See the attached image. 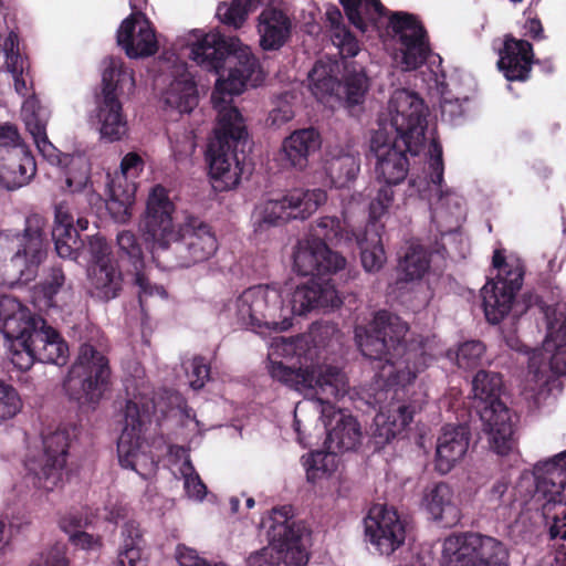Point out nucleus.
<instances>
[{
    "mask_svg": "<svg viewBox=\"0 0 566 566\" xmlns=\"http://www.w3.org/2000/svg\"><path fill=\"white\" fill-rule=\"evenodd\" d=\"M268 527L269 545L251 553L245 566H306L308 562L306 528L294 521L290 505L271 511Z\"/></svg>",
    "mask_w": 566,
    "mask_h": 566,
    "instance_id": "12",
    "label": "nucleus"
},
{
    "mask_svg": "<svg viewBox=\"0 0 566 566\" xmlns=\"http://www.w3.org/2000/svg\"><path fill=\"white\" fill-rule=\"evenodd\" d=\"M408 326L399 316L378 311L368 326L355 327V340L361 354L374 363L381 386L405 389L432 363L433 340L408 337Z\"/></svg>",
    "mask_w": 566,
    "mask_h": 566,
    "instance_id": "4",
    "label": "nucleus"
},
{
    "mask_svg": "<svg viewBox=\"0 0 566 566\" xmlns=\"http://www.w3.org/2000/svg\"><path fill=\"white\" fill-rule=\"evenodd\" d=\"M534 497L549 523V536L566 541V450L535 464L533 472L520 475V489Z\"/></svg>",
    "mask_w": 566,
    "mask_h": 566,
    "instance_id": "9",
    "label": "nucleus"
},
{
    "mask_svg": "<svg viewBox=\"0 0 566 566\" xmlns=\"http://www.w3.org/2000/svg\"><path fill=\"white\" fill-rule=\"evenodd\" d=\"M307 482L338 492L344 482L339 460L334 451H314L301 458Z\"/></svg>",
    "mask_w": 566,
    "mask_h": 566,
    "instance_id": "35",
    "label": "nucleus"
},
{
    "mask_svg": "<svg viewBox=\"0 0 566 566\" xmlns=\"http://www.w3.org/2000/svg\"><path fill=\"white\" fill-rule=\"evenodd\" d=\"M220 315L239 327L260 335L291 328L285 308L284 289L280 283L252 285L228 298Z\"/></svg>",
    "mask_w": 566,
    "mask_h": 566,
    "instance_id": "7",
    "label": "nucleus"
},
{
    "mask_svg": "<svg viewBox=\"0 0 566 566\" xmlns=\"http://www.w3.org/2000/svg\"><path fill=\"white\" fill-rule=\"evenodd\" d=\"M422 506L434 520L455 523L460 518V511L453 502V491L449 484L443 482L426 489Z\"/></svg>",
    "mask_w": 566,
    "mask_h": 566,
    "instance_id": "46",
    "label": "nucleus"
},
{
    "mask_svg": "<svg viewBox=\"0 0 566 566\" xmlns=\"http://www.w3.org/2000/svg\"><path fill=\"white\" fill-rule=\"evenodd\" d=\"M531 502L534 503L533 493L526 494V488L520 489V480L515 485L511 484V480L506 475H502L495 480L490 489L485 492L484 503L488 509L497 511L506 510L518 503L526 506Z\"/></svg>",
    "mask_w": 566,
    "mask_h": 566,
    "instance_id": "45",
    "label": "nucleus"
},
{
    "mask_svg": "<svg viewBox=\"0 0 566 566\" xmlns=\"http://www.w3.org/2000/svg\"><path fill=\"white\" fill-rule=\"evenodd\" d=\"M74 217L67 203H60L55 208V220L52 237L59 256L77 261L82 256L83 241L74 228Z\"/></svg>",
    "mask_w": 566,
    "mask_h": 566,
    "instance_id": "39",
    "label": "nucleus"
},
{
    "mask_svg": "<svg viewBox=\"0 0 566 566\" xmlns=\"http://www.w3.org/2000/svg\"><path fill=\"white\" fill-rule=\"evenodd\" d=\"M0 333L7 357L22 371L34 363L63 365L69 347L57 332L18 300L0 295Z\"/></svg>",
    "mask_w": 566,
    "mask_h": 566,
    "instance_id": "5",
    "label": "nucleus"
},
{
    "mask_svg": "<svg viewBox=\"0 0 566 566\" xmlns=\"http://www.w3.org/2000/svg\"><path fill=\"white\" fill-rule=\"evenodd\" d=\"M116 241L119 252L128 259L134 268V283L138 287L137 294L140 306L144 307L145 303L153 298H166L167 292L164 286L153 284L143 272L145 265L144 253L135 233L123 230L117 234Z\"/></svg>",
    "mask_w": 566,
    "mask_h": 566,
    "instance_id": "29",
    "label": "nucleus"
},
{
    "mask_svg": "<svg viewBox=\"0 0 566 566\" xmlns=\"http://www.w3.org/2000/svg\"><path fill=\"white\" fill-rule=\"evenodd\" d=\"M122 536L123 542L118 549L116 566H146L144 543L138 525L133 521L125 523Z\"/></svg>",
    "mask_w": 566,
    "mask_h": 566,
    "instance_id": "50",
    "label": "nucleus"
},
{
    "mask_svg": "<svg viewBox=\"0 0 566 566\" xmlns=\"http://www.w3.org/2000/svg\"><path fill=\"white\" fill-rule=\"evenodd\" d=\"M44 220L31 216L25 220L22 234L0 232V284L28 283L36 274L46 256Z\"/></svg>",
    "mask_w": 566,
    "mask_h": 566,
    "instance_id": "13",
    "label": "nucleus"
},
{
    "mask_svg": "<svg viewBox=\"0 0 566 566\" xmlns=\"http://www.w3.org/2000/svg\"><path fill=\"white\" fill-rule=\"evenodd\" d=\"M65 276L60 269H52L46 280L39 287L38 293L42 295L45 307L57 305L56 295L63 291Z\"/></svg>",
    "mask_w": 566,
    "mask_h": 566,
    "instance_id": "59",
    "label": "nucleus"
},
{
    "mask_svg": "<svg viewBox=\"0 0 566 566\" xmlns=\"http://www.w3.org/2000/svg\"><path fill=\"white\" fill-rule=\"evenodd\" d=\"M504 545L490 536L451 535L442 545L443 566H507Z\"/></svg>",
    "mask_w": 566,
    "mask_h": 566,
    "instance_id": "19",
    "label": "nucleus"
},
{
    "mask_svg": "<svg viewBox=\"0 0 566 566\" xmlns=\"http://www.w3.org/2000/svg\"><path fill=\"white\" fill-rule=\"evenodd\" d=\"M492 263L496 275L484 284L481 294L486 319L497 324L512 310L523 283L524 268L520 258L506 256L501 250L494 251Z\"/></svg>",
    "mask_w": 566,
    "mask_h": 566,
    "instance_id": "17",
    "label": "nucleus"
},
{
    "mask_svg": "<svg viewBox=\"0 0 566 566\" xmlns=\"http://www.w3.org/2000/svg\"><path fill=\"white\" fill-rule=\"evenodd\" d=\"M169 469L172 475L184 481L187 497L195 502H202L207 495V486L193 468L189 452L184 447H169Z\"/></svg>",
    "mask_w": 566,
    "mask_h": 566,
    "instance_id": "42",
    "label": "nucleus"
},
{
    "mask_svg": "<svg viewBox=\"0 0 566 566\" xmlns=\"http://www.w3.org/2000/svg\"><path fill=\"white\" fill-rule=\"evenodd\" d=\"M128 399L124 410V427L117 442L119 464L135 471L143 479L151 478L157 471V461L150 454L148 443L143 439L156 406L148 397L149 388L138 391L126 386Z\"/></svg>",
    "mask_w": 566,
    "mask_h": 566,
    "instance_id": "11",
    "label": "nucleus"
},
{
    "mask_svg": "<svg viewBox=\"0 0 566 566\" xmlns=\"http://www.w3.org/2000/svg\"><path fill=\"white\" fill-rule=\"evenodd\" d=\"M0 53L4 56L6 70L13 77L15 92L25 96L29 91L24 75L28 63L20 53L18 35L8 29L3 17H0Z\"/></svg>",
    "mask_w": 566,
    "mask_h": 566,
    "instance_id": "41",
    "label": "nucleus"
},
{
    "mask_svg": "<svg viewBox=\"0 0 566 566\" xmlns=\"http://www.w3.org/2000/svg\"><path fill=\"white\" fill-rule=\"evenodd\" d=\"M283 289L291 327L295 316L306 315L316 308H335L342 304V298L331 280H310L295 286L293 291L285 283Z\"/></svg>",
    "mask_w": 566,
    "mask_h": 566,
    "instance_id": "23",
    "label": "nucleus"
},
{
    "mask_svg": "<svg viewBox=\"0 0 566 566\" xmlns=\"http://www.w3.org/2000/svg\"><path fill=\"white\" fill-rule=\"evenodd\" d=\"M20 116L43 158L57 160L59 149L49 140L46 135V126L51 117L50 109L41 104L35 96H30L22 103Z\"/></svg>",
    "mask_w": 566,
    "mask_h": 566,
    "instance_id": "33",
    "label": "nucleus"
},
{
    "mask_svg": "<svg viewBox=\"0 0 566 566\" xmlns=\"http://www.w3.org/2000/svg\"><path fill=\"white\" fill-rule=\"evenodd\" d=\"M168 138L171 156L176 161H186L192 156L196 149L195 135L192 130L187 128L170 130Z\"/></svg>",
    "mask_w": 566,
    "mask_h": 566,
    "instance_id": "56",
    "label": "nucleus"
},
{
    "mask_svg": "<svg viewBox=\"0 0 566 566\" xmlns=\"http://www.w3.org/2000/svg\"><path fill=\"white\" fill-rule=\"evenodd\" d=\"M346 260L328 249L318 238L297 242L293 253V270L303 276L335 273L345 268Z\"/></svg>",
    "mask_w": 566,
    "mask_h": 566,
    "instance_id": "25",
    "label": "nucleus"
},
{
    "mask_svg": "<svg viewBox=\"0 0 566 566\" xmlns=\"http://www.w3.org/2000/svg\"><path fill=\"white\" fill-rule=\"evenodd\" d=\"M322 169L332 187L345 188L356 180L360 171L359 153L352 144L328 146Z\"/></svg>",
    "mask_w": 566,
    "mask_h": 566,
    "instance_id": "27",
    "label": "nucleus"
},
{
    "mask_svg": "<svg viewBox=\"0 0 566 566\" xmlns=\"http://www.w3.org/2000/svg\"><path fill=\"white\" fill-rule=\"evenodd\" d=\"M48 161L65 169V181L71 192L85 191L87 201L92 207L103 203L101 196L88 189L91 166L84 155L61 154L59 151L57 160Z\"/></svg>",
    "mask_w": 566,
    "mask_h": 566,
    "instance_id": "43",
    "label": "nucleus"
},
{
    "mask_svg": "<svg viewBox=\"0 0 566 566\" xmlns=\"http://www.w3.org/2000/svg\"><path fill=\"white\" fill-rule=\"evenodd\" d=\"M533 63V48L525 40L507 36L500 51L499 69L507 81H525Z\"/></svg>",
    "mask_w": 566,
    "mask_h": 566,
    "instance_id": "38",
    "label": "nucleus"
},
{
    "mask_svg": "<svg viewBox=\"0 0 566 566\" xmlns=\"http://www.w3.org/2000/svg\"><path fill=\"white\" fill-rule=\"evenodd\" d=\"M284 195L280 199H266L261 201L252 214L256 230L264 227L277 226L291 220Z\"/></svg>",
    "mask_w": 566,
    "mask_h": 566,
    "instance_id": "52",
    "label": "nucleus"
},
{
    "mask_svg": "<svg viewBox=\"0 0 566 566\" xmlns=\"http://www.w3.org/2000/svg\"><path fill=\"white\" fill-rule=\"evenodd\" d=\"M177 45L181 55L217 73L231 59L228 75L217 80L211 94L217 124L208 146L207 160L212 187L217 191L233 189L239 185L242 175V166L234 148L247 136V128L232 101L248 84L260 85L265 73L251 48L237 36H223L218 31L206 33L202 30H191L178 40Z\"/></svg>",
    "mask_w": 566,
    "mask_h": 566,
    "instance_id": "1",
    "label": "nucleus"
},
{
    "mask_svg": "<svg viewBox=\"0 0 566 566\" xmlns=\"http://www.w3.org/2000/svg\"><path fill=\"white\" fill-rule=\"evenodd\" d=\"M88 122L95 127L102 142L117 143L128 136V120L118 98L99 96Z\"/></svg>",
    "mask_w": 566,
    "mask_h": 566,
    "instance_id": "28",
    "label": "nucleus"
},
{
    "mask_svg": "<svg viewBox=\"0 0 566 566\" xmlns=\"http://www.w3.org/2000/svg\"><path fill=\"white\" fill-rule=\"evenodd\" d=\"M429 268V259L427 252L420 247H410L400 262L402 273L401 280L406 283H416L420 289L424 287L422 282L423 275ZM431 296L430 287L426 283V290L422 292L421 302L427 303Z\"/></svg>",
    "mask_w": 566,
    "mask_h": 566,
    "instance_id": "49",
    "label": "nucleus"
},
{
    "mask_svg": "<svg viewBox=\"0 0 566 566\" xmlns=\"http://www.w3.org/2000/svg\"><path fill=\"white\" fill-rule=\"evenodd\" d=\"M322 146L321 134L315 128L296 129L282 142L279 159L286 168L303 171L308 158Z\"/></svg>",
    "mask_w": 566,
    "mask_h": 566,
    "instance_id": "32",
    "label": "nucleus"
},
{
    "mask_svg": "<svg viewBox=\"0 0 566 566\" xmlns=\"http://www.w3.org/2000/svg\"><path fill=\"white\" fill-rule=\"evenodd\" d=\"M442 148L432 140L429 158L418 175H411L410 188L429 205L431 222L442 235L458 230L465 218L464 199L443 185Z\"/></svg>",
    "mask_w": 566,
    "mask_h": 566,
    "instance_id": "8",
    "label": "nucleus"
},
{
    "mask_svg": "<svg viewBox=\"0 0 566 566\" xmlns=\"http://www.w3.org/2000/svg\"><path fill=\"white\" fill-rule=\"evenodd\" d=\"M547 334L541 349L532 350L528 357V373L524 395L535 401L548 382V370L556 375L566 374V304L547 307Z\"/></svg>",
    "mask_w": 566,
    "mask_h": 566,
    "instance_id": "14",
    "label": "nucleus"
},
{
    "mask_svg": "<svg viewBox=\"0 0 566 566\" xmlns=\"http://www.w3.org/2000/svg\"><path fill=\"white\" fill-rule=\"evenodd\" d=\"M470 442L468 428L447 424L437 439L434 465L439 473H449L465 455Z\"/></svg>",
    "mask_w": 566,
    "mask_h": 566,
    "instance_id": "34",
    "label": "nucleus"
},
{
    "mask_svg": "<svg viewBox=\"0 0 566 566\" xmlns=\"http://www.w3.org/2000/svg\"><path fill=\"white\" fill-rule=\"evenodd\" d=\"M328 329L327 325H313L307 334L272 338L265 368L273 380L305 397L294 409V430L300 444L310 443L302 427H305L307 413L314 411L323 420L328 450L336 452L355 449L361 431L352 415L333 405V400L345 396L348 382L339 368L319 363L316 338Z\"/></svg>",
    "mask_w": 566,
    "mask_h": 566,
    "instance_id": "2",
    "label": "nucleus"
},
{
    "mask_svg": "<svg viewBox=\"0 0 566 566\" xmlns=\"http://www.w3.org/2000/svg\"><path fill=\"white\" fill-rule=\"evenodd\" d=\"M291 219H307L327 200L326 191L316 189H292L285 195Z\"/></svg>",
    "mask_w": 566,
    "mask_h": 566,
    "instance_id": "48",
    "label": "nucleus"
},
{
    "mask_svg": "<svg viewBox=\"0 0 566 566\" xmlns=\"http://www.w3.org/2000/svg\"><path fill=\"white\" fill-rule=\"evenodd\" d=\"M109 374L107 358L93 346L83 344L64 381L65 392L81 405H95L107 388Z\"/></svg>",
    "mask_w": 566,
    "mask_h": 566,
    "instance_id": "18",
    "label": "nucleus"
},
{
    "mask_svg": "<svg viewBox=\"0 0 566 566\" xmlns=\"http://www.w3.org/2000/svg\"><path fill=\"white\" fill-rule=\"evenodd\" d=\"M138 230L153 261L165 269L205 262L218 250L211 228L193 216L179 219L170 191L161 185L150 188Z\"/></svg>",
    "mask_w": 566,
    "mask_h": 566,
    "instance_id": "3",
    "label": "nucleus"
},
{
    "mask_svg": "<svg viewBox=\"0 0 566 566\" xmlns=\"http://www.w3.org/2000/svg\"><path fill=\"white\" fill-rule=\"evenodd\" d=\"M468 103V98L453 97L449 93H442L441 97V116L444 120L454 124L464 114V104Z\"/></svg>",
    "mask_w": 566,
    "mask_h": 566,
    "instance_id": "64",
    "label": "nucleus"
},
{
    "mask_svg": "<svg viewBox=\"0 0 566 566\" xmlns=\"http://www.w3.org/2000/svg\"><path fill=\"white\" fill-rule=\"evenodd\" d=\"M394 205V190L390 186L380 188L377 195L369 203V218L373 221L381 220L386 217Z\"/></svg>",
    "mask_w": 566,
    "mask_h": 566,
    "instance_id": "61",
    "label": "nucleus"
},
{
    "mask_svg": "<svg viewBox=\"0 0 566 566\" xmlns=\"http://www.w3.org/2000/svg\"><path fill=\"white\" fill-rule=\"evenodd\" d=\"M103 65L102 97L118 98L119 95L129 96L135 92L134 72L124 64L122 59L107 57Z\"/></svg>",
    "mask_w": 566,
    "mask_h": 566,
    "instance_id": "44",
    "label": "nucleus"
},
{
    "mask_svg": "<svg viewBox=\"0 0 566 566\" xmlns=\"http://www.w3.org/2000/svg\"><path fill=\"white\" fill-rule=\"evenodd\" d=\"M250 12L252 9L248 7V0H231L229 3H219L216 15L223 24L240 29L247 22Z\"/></svg>",
    "mask_w": 566,
    "mask_h": 566,
    "instance_id": "55",
    "label": "nucleus"
},
{
    "mask_svg": "<svg viewBox=\"0 0 566 566\" xmlns=\"http://www.w3.org/2000/svg\"><path fill=\"white\" fill-rule=\"evenodd\" d=\"M501 390L497 373L480 370L472 380L475 408L491 450L501 457L517 458L516 416L501 401Z\"/></svg>",
    "mask_w": 566,
    "mask_h": 566,
    "instance_id": "10",
    "label": "nucleus"
},
{
    "mask_svg": "<svg viewBox=\"0 0 566 566\" xmlns=\"http://www.w3.org/2000/svg\"><path fill=\"white\" fill-rule=\"evenodd\" d=\"M36 171L35 160L15 125H0V184L8 190L28 185Z\"/></svg>",
    "mask_w": 566,
    "mask_h": 566,
    "instance_id": "20",
    "label": "nucleus"
},
{
    "mask_svg": "<svg viewBox=\"0 0 566 566\" xmlns=\"http://www.w3.org/2000/svg\"><path fill=\"white\" fill-rule=\"evenodd\" d=\"M400 140L387 136L384 130H375L370 138V153L375 158V177L386 186H396L402 182L409 170L406 157V147Z\"/></svg>",
    "mask_w": 566,
    "mask_h": 566,
    "instance_id": "24",
    "label": "nucleus"
},
{
    "mask_svg": "<svg viewBox=\"0 0 566 566\" xmlns=\"http://www.w3.org/2000/svg\"><path fill=\"white\" fill-rule=\"evenodd\" d=\"M345 65L344 61L331 57L319 59L308 74V86L312 94L322 103L340 101V83L338 75Z\"/></svg>",
    "mask_w": 566,
    "mask_h": 566,
    "instance_id": "37",
    "label": "nucleus"
},
{
    "mask_svg": "<svg viewBox=\"0 0 566 566\" xmlns=\"http://www.w3.org/2000/svg\"><path fill=\"white\" fill-rule=\"evenodd\" d=\"M332 41L343 57H353L359 52L358 41L345 28L336 27L332 34Z\"/></svg>",
    "mask_w": 566,
    "mask_h": 566,
    "instance_id": "63",
    "label": "nucleus"
},
{
    "mask_svg": "<svg viewBox=\"0 0 566 566\" xmlns=\"http://www.w3.org/2000/svg\"><path fill=\"white\" fill-rule=\"evenodd\" d=\"M187 373L189 386L193 390L201 389L206 380L209 379V367L206 360L201 357H193L184 364Z\"/></svg>",
    "mask_w": 566,
    "mask_h": 566,
    "instance_id": "62",
    "label": "nucleus"
},
{
    "mask_svg": "<svg viewBox=\"0 0 566 566\" xmlns=\"http://www.w3.org/2000/svg\"><path fill=\"white\" fill-rule=\"evenodd\" d=\"M293 29L291 13L284 7L264 8L256 18L259 45L264 51L280 50L290 39Z\"/></svg>",
    "mask_w": 566,
    "mask_h": 566,
    "instance_id": "31",
    "label": "nucleus"
},
{
    "mask_svg": "<svg viewBox=\"0 0 566 566\" xmlns=\"http://www.w3.org/2000/svg\"><path fill=\"white\" fill-rule=\"evenodd\" d=\"M366 539L381 555H391L407 537L406 523L394 507L376 504L364 518Z\"/></svg>",
    "mask_w": 566,
    "mask_h": 566,
    "instance_id": "21",
    "label": "nucleus"
},
{
    "mask_svg": "<svg viewBox=\"0 0 566 566\" xmlns=\"http://www.w3.org/2000/svg\"><path fill=\"white\" fill-rule=\"evenodd\" d=\"M72 436L73 429L62 427L43 434L42 449L36 441L28 446L23 463L35 489L51 492L63 484L67 475L66 455Z\"/></svg>",
    "mask_w": 566,
    "mask_h": 566,
    "instance_id": "16",
    "label": "nucleus"
},
{
    "mask_svg": "<svg viewBox=\"0 0 566 566\" xmlns=\"http://www.w3.org/2000/svg\"><path fill=\"white\" fill-rule=\"evenodd\" d=\"M84 253L90 255L88 264L114 261L111 258V247L106 242L105 238L98 234L88 237L87 242H83L82 255Z\"/></svg>",
    "mask_w": 566,
    "mask_h": 566,
    "instance_id": "60",
    "label": "nucleus"
},
{
    "mask_svg": "<svg viewBox=\"0 0 566 566\" xmlns=\"http://www.w3.org/2000/svg\"><path fill=\"white\" fill-rule=\"evenodd\" d=\"M126 514V509L117 503L106 505L103 510L98 511L96 520L83 515L82 512L71 511L63 514L59 520L60 528L69 535L77 534L87 527H96L99 520L116 524Z\"/></svg>",
    "mask_w": 566,
    "mask_h": 566,
    "instance_id": "47",
    "label": "nucleus"
},
{
    "mask_svg": "<svg viewBox=\"0 0 566 566\" xmlns=\"http://www.w3.org/2000/svg\"><path fill=\"white\" fill-rule=\"evenodd\" d=\"M485 353V346L479 340H468L459 345L458 349L449 352L450 359H454L457 365L463 369L476 367Z\"/></svg>",
    "mask_w": 566,
    "mask_h": 566,
    "instance_id": "58",
    "label": "nucleus"
},
{
    "mask_svg": "<svg viewBox=\"0 0 566 566\" xmlns=\"http://www.w3.org/2000/svg\"><path fill=\"white\" fill-rule=\"evenodd\" d=\"M421 403L391 401L380 408L374 418L373 437L377 444H386L395 438L405 437Z\"/></svg>",
    "mask_w": 566,
    "mask_h": 566,
    "instance_id": "26",
    "label": "nucleus"
},
{
    "mask_svg": "<svg viewBox=\"0 0 566 566\" xmlns=\"http://www.w3.org/2000/svg\"><path fill=\"white\" fill-rule=\"evenodd\" d=\"M345 71L344 85L340 87V101L344 99L348 106L359 105L364 102L369 88V78L363 66L356 63L343 65Z\"/></svg>",
    "mask_w": 566,
    "mask_h": 566,
    "instance_id": "51",
    "label": "nucleus"
},
{
    "mask_svg": "<svg viewBox=\"0 0 566 566\" xmlns=\"http://www.w3.org/2000/svg\"><path fill=\"white\" fill-rule=\"evenodd\" d=\"M108 178L106 209L114 221L127 223L133 216L137 184L117 171L108 175Z\"/></svg>",
    "mask_w": 566,
    "mask_h": 566,
    "instance_id": "40",
    "label": "nucleus"
},
{
    "mask_svg": "<svg viewBox=\"0 0 566 566\" xmlns=\"http://www.w3.org/2000/svg\"><path fill=\"white\" fill-rule=\"evenodd\" d=\"M86 280L91 296L102 302L116 298L124 286V276L116 261L88 264Z\"/></svg>",
    "mask_w": 566,
    "mask_h": 566,
    "instance_id": "36",
    "label": "nucleus"
},
{
    "mask_svg": "<svg viewBox=\"0 0 566 566\" xmlns=\"http://www.w3.org/2000/svg\"><path fill=\"white\" fill-rule=\"evenodd\" d=\"M174 78L163 90L160 102L166 112L189 114L198 105V90L193 76L184 62L177 63L172 71Z\"/></svg>",
    "mask_w": 566,
    "mask_h": 566,
    "instance_id": "30",
    "label": "nucleus"
},
{
    "mask_svg": "<svg viewBox=\"0 0 566 566\" xmlns=\"http://www.w3.org/2000/svg\"><path fill=\"white\" fill-rule=\"evenodd\" d=\"M353 25L361 32L376 31L386 42L394 41L395 62L403 71H413L427 61L430 43L427 31L417 15L396 11L386 17L379 0H339Z\"/></svg>",
    "mask_w": 566,
    "mask_h": 566,
    "instance_id": "6",
    "label": "nucleus"
},
{
    "mask_svg": "<svg viewBox=\"0 0 566 566\" xmlns=\"http://www.w3.org/2000/svg\"><path fill=\"white\" fill-rule=\"evenodd\" d=\"M360 249L361 264L367 272H376L381 269L386 261L384 248L380 243L378 234H375L369 241L366 235L360 237L356 234L354 237Z\"/></svg>",
    "mask_w": 566,
    "mask_h": 566,
    "instance_id": "54",
    "label": "nucleus"
},
{
    "mask_svg": "<svg viewBox=\"0 0 566 566\" xmlns=\"http://www.w3.org/2000/svg\"><path fill=\"white\" fill-rule=\"evenodd\" d=\"M314 238L331 241L336 245H349L354 242L355 232L348 230V226L335 217H322L314 229Z\"/></svg>",
    "mask_w": 566,
    "mask_h": 566,
    "instance_id": "53",
    "label": "nucleus"
},
{
    "mask_svg": "<svg viewBox=\"0 0 566 566\" xmlns=\"http://www.w3.org/2000/svg\"><path fill=\"white\" fill-rule=\"evenodd\" d=\"M22 408L23 401L17 388L0 378V423L13 419Z\"/></svg>",
    "mask_w": 566,
    "mask_h": 566,
    "instance_id": "57",
    "label": "nucleus"
},
{
    "mask_svg": "<svg viewBox=\"0 0 566 566\" xmlns=\"http://www.w3.org/2000/svg\"><path fill=\"white\" fill-rule=\"evenodd\" d=\"M146 0H130L132 13L117 30V43L130 59L147 57L158 50L155 30L142 12Z\"/></svg>",
    "mask_w": 566,
    "mask_h": 566,
    "instance_id": "22",
    "label": "nucleus"
},
{
    "mask_svg": "<svg viewBox=\"0 0 566 566\" xmlns=\"http://www.w3.org/2000/svg\"><path fill=\"white\" fill-rule=\"evenodd\" d=\"M427 115L428 107L416 93L397 90L392 93L386 112L379 117L377 130H384L387 136L400 140L411 155H418L428 140ZM429 140L439 144L432 135Z\"/></svg>",
    "mask_w": 566,
    "mask_h": 566,
    "instance_id": "15",
    "label": "nucleus"
}]
</instances>
